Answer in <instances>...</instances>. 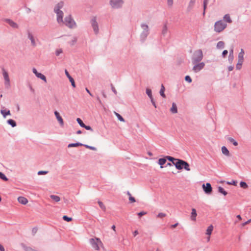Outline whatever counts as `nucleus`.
Masks as SVG:
<instances>
[{
    "mask_svg": "<svg viewBox=\"0 0 251 251\" xmlns=\"http://www.w3.org/2000/svg\"><path fill=\"white\" fill-rule=\"evenodd\" d=\"M174 166L176 169L179 170L184 169L187 171H190V165L189 163L187 162L180 159H177L176 162H175V164Z\"/></svg>",
    "mask_w": 251,
    "mask_h": 251,
    "instance_id": "nucleus-1",
    "label": "nucleus"
},
{
    "mask_svg": "<svg viewBox=\"0 0 251 251\" xmlns=\"http://www.w3.org/2000/svg\"><path fill=\"white\" fill-rule=\"evenodd\" d=\"M141 27L142 28L143 31L140 35V40L142 43H143L146 41L150 33L149 28V26L145 23L141 24Z\"/></svg>",
    "mask_w": 251,
    "mask_h": 251,
    "instance_id": "nucleus-2",
    "label": "nucleus"
},
{
    "mask_svg": "<svg viewBox=\"0 0 251 251\" xmlns=\"http://www.w3.org/2000/svg\"><path fill=\"white\" fill-rule=\"evenodd\" d=\"M203 58V53L201 50H198L194 52L192 61L193 64L200 62Z\"/></svg>",
    "mask_w": 251,
    "mask_h": 251,
    "instance_id": "nucleus-3",
    "label": "nucleus"
},
{
    "mask_svg": "<svg viewBox=\"0 0 251 251\" xmlns=\"http://www.w3.org/2000/svg\"><path fill=\"white\" fill-rule=\"evenodd\" d=\"M227 26V24L222 20H219L215 22L214 25V31L220 33L224 30Z\"/></svg>",
    "mask_w": 251,
    "mask_h": 251,
    "instance_id": "nucleus-4",
    "label": "nucleus"
},
{
    "mask_svg": "<svg viewBox=\"0 0 251 251\" xmlns=\"http://www.w3.org/2000/svg\"><path fill=\"white\" fill-rule=\"evenodd\" d=\"M89 242L92 248L97 251H99L100 250V246L102 245L101 241L98 238H91L89 240Z\"/></svg>",
    "mask_w": 251,
    "mask_h": 251,
    "instance_id": "nucleus-5",
    "label": "nucleus"
},
{
    "mask_svg": "<svg viewBox=\"0 0 251 251\" xmlns=\"http://www.w3.org/2000/svg\"><path fill=\"white\" fill-rule=\"evenodd\" d=\"M124 3L123 0H110L109 4L113 8L118 9L122 6Z\"/></svg>",
    "mask_w": 251,
    "mask_h": 251,
    "instance_id": "nucleus-6",
    "label": "nucleus"
},
{
    "mask_svg": "<svg viewBox=\"0 0 251 251\" xmlns=\"http://www.w3.org/2000/svg\"><path fill=\"white\" fill-rule=\"evenodd\" d=\"M64 23L66 26L70 28H74L75 26V23L70 16L66 17L64 19Z\"/></svg>",
    "mask_w": 251,
    "mask_h": 251,
    "instance_id": "nucleus-7",
    "label": "nucleus"
},
{
    "mask_svg": "<svg viewBox=\"0 0 251 251\" xmlns=\"http://www.w3.org/2000/svg\"><path fill=\"white\" fill-rule=\"evenodd\" d=\"M91 24L93 29L94 32L96 34L99 32V28L98 23L97 22L96 17H94L91 20Z\"/></svg>",
    "mask_w": 251,
    "mask_h": 251,
    "instance_id": "nucleus-8",
    "label": "nucleus"
},
{
    "mask_svg": "<svg viewBox=\"0 0 251 251\" xmlns=\"http://www.w3.org/2000/svg\"><path fill=\"white\" fill-rule=\"evenodd\" d=\"M2 75L4 79V84L6 87L10 86V79L9 77L8 74L4 68H2Z\"/></svg>",
    "mask_w": 251,
    "mask_h": 251,
    "instance_id": "nucleus-9",
    "label": "nucleus"
},
{
    "mask_svg": "<svg viewBox=\"0 0 251 251\" xmlns=\"http://www.w3.org/2000/svg\"><path fill=\"white\" fill-rule=\"evenodd\" d=\"M203 190L206 194H210L212 191V188L210 183H206L202 185Z\"/></svg>",
    "mask_w": 251,
    "mask_h": 251,
    "instance_id": "nucleus-10",
    "label": "nucleus"
},
{
    "mask_svg": "<svg viewBox=\"0 0 251 251\" xmlns=\"http://www.w3.org/2000/svg\"><path fill=\"white\" fill-rule=\"evenodd\" d=\"M194 66L193 68V70L195 73H198V72L200 71L201 70H202L205 64L204 62H200L198 63L197 64H194Z\"/></svg>",
    "mask_w": 251,
    "mask_h": 251,
    "instance_id": "nucleus-11",
    "label": "nucleus"
},
{
    "mask_svg": "<svg viewBox=\"0 0 251 251\" xmlns=\"http://www.w3.org/2000/svg\"><path fill=\"white\" fill-rule=\"evenodd\" d=\"M32 72L33 74H34V75H36V77L40 78L41 79L43 80L44 82H47V79H46V77L45 76V75L40 73L38 72V71H37L36 68H33L32 69Z\"/></svg>",
    "mask_w": 251,
    "mask_h": 251,
    "instance_id": "nucleus-12",
    "label": "nucleus"
},
{
    "mask_svg": "<svg viewBox=\"0 0 251 251\" xmlns=\"http://www.w3.org/2000/svg\"><path fill=\"white\" fill-rule=\"evenodd\" d=\"M4 21L13 28H18L19 27L18 24L10 19H4Z\"/></svg>",
    "mask_w": 251,
    "mask_h": 251,
    "instance_id": "nucleus-13",
    "label": "nucleus"
},
{
    "mask_svg": "<svg viewBox=\"0 0 251 251\" xmlns=\"http://www.w3.org/2000/svg\"><path fill=\"white\" fill-rule=\"evenodd\" d=\"M57 15V21L58 23H63V12L62 11H54Z\"/></svg>",
    "mask_w": 251,
    "mask_h": 251,
    "instance_id": "nucleus-14",
    "label": "nucleus"
},
{
    "mask_svg": "<svg viewBox=\"0 0 251 251\" xmlns=\"http://www.w3.org/2000/svg\"><path fill=\"white\" fill-rule=\"evenodd\" d=\"M54 113V115H55L57 121H58L59 123L60 124V126H63L64 125V121H63L62 118L60 115V114L59 113V112H58L57 111H55Z\"/></svg>",
    "mask_w": 251,
    "mask_h": 251,
    "instance_id": "nucleus-15",
    "label": "nucleus"
},
{
    "mask_svg": "<svg viewBox=\"0 0 251 251\" xmlns=\"http://www.w3.org/2000/svg\"><path fill=\"white\" fill-rule=\"evenodd\" d=\"M65 73L66 76L69 78L70 82L71 83L72 86L74 88L75 87V80H74V78L70 75L69 74V72H68V71L67 70H65Z\"/></svg>",
    "mask_w": 251,
    "mask_h": 251,
    "instance_id": "nucleus-16",
    "label": "nucleus"
},
{
    "mask_svg": "<svg viewBox=\"0 0 251 251\" xmlns=\"http://www.w3.org/2000/svg\"><path fill=\"white\" fill-rule=\"evenodd\" d=\"M28 38L30 40L32 46L35 47L36 44L33 35L29 31H27Z\"/></svg>",
    "mask_w": 251,
    "mask_h": 251,
    "instance_id": "nucleus-17",
    "label": "nucleus"
},
{
    "mask_svg": "<svg viewBox=\"0 0 251 251\" xmlns=\"http://www.w3.org/2000/svg\"><path fill=\"white\" fill-rule=\"evenodd\" d=\"M64 5V2L63 1H60L55 6L54 8V11H61L60 9L63 7Z\"/></svg>",
    "mask_w": 251,
    "mask_h": 251,
    "instance_id": "nucleus-18",
    "label": "nucleus"
},
{
    "mask_svg": "<svg viewBox=\"0 0 251 251\" xmlns=\"http://www.w3.org/2000/svg\"><path fill=\"white\" fill-rule=\"evenodd\" d=\"M18 202L22 204H26L28 202V200L26 198L24 197H19L18 198Z\"/></svg>",
    "mask_w": 251,
    "mask_h": 251,
    "instance_id": "nucleus-19",
    "label": "nucleus"
},
{
    "mask_svg": "<svg viewBox=\"0 0 251 251\" xmlns=\"http://www.w3.org/2000/svg\"><path fill=\"white\" fill-rule=\"evenodd\" d=\"M244 51L243 49L241 50V51L238 54V61L239 62H242L243 63L244 61Z\"/></svg>",
    "mask_w": 251,
    "mask_h": 251,
    "instance_id": "nucleus-20",
    "label": "nucleus"
},
{
    "mask_svg": "<svg viewBox=\"0 0 251 251\" xmlns=\"http://www.w3.org/2000/svg\"><path fill=\"white\" fill-rule=\"evenodd\" d=\"M166 161H167V159L166 158V156H165L163 158H160L158 159V163L160 166L161 168H163V165H164L166 163Z\"/></svg>",
    "mask_w": 251,
    "mask_h": 251,
    "instance_id": "nucleus-21",
    "label": "nucleus"
},
{
    "mask_svg": "<svg viewBox=\"0 0 251 251\" xmlns=\"http://www.w3.org/2000/svg\"><path fill=\"white\" fill-rule=\"evenodd\" d=\"M234 59V55H233V49L232 48L229 50V54L228 56V61L230 63H231Z\"/></svg>",
    "mask_w": 251,
    "mask_h": 251,
    "instance_id": "nucleus-22",
    "label": "nucleus"
},
{
    "mask_svg": "<svg viewBox=\"0 0 251 251\" xmlns=\"http://www.w3.org/2000/svg\"><path fill=\"white\" fill-rule=\"evenodd\" d=\"M0 113L4 118H6L7 116L11 115L10 111L6 109H1Z\"/></svg>",
    "mask_w": 251,
    "mask_h": 251,
    "instance_id": "nucleus-23",
    "label": "nucleus"
},
{
    "mask_svg": "<svg viewBox=\"0 0 251 251\" xmlns=\"http://www.w3.org/2000/svg\"><path fill=\"white\" fill-rule=\"evenodd\" d=\"M170 111L173 114H176L177 113V105L175 102H173L172 103V106L170 109Z\"/></svg>",
    "mask_w": 251,
    "mask_h": 251,
    "instance_id": "nucleus-24",
    "label": "nucleus"
},
{
    "mask_svg": "<svg viewBox=\"0 0 251 251\" xmlns=\"http://www.w3.org/2000/svg\"><path fill=\"white\" fill-rule=\"evenodd\" d=\"M222 153L226 156H229L230 153L228 149L225 146H223L221 148Z\"/></svg>",
    "mask_w": 251,
    "mask_h": 251,
    "instance_id": "nucleus-25",
    "label": "nucleus"
},
{
    "mask_svg": "<svg viewBox=\"0 0 251 251\" xmlns=\"http://www.w3.org/2000/svg\"><path fill=\"white\" fill-rule=\"evenodd\" d=\"M7 123L9 125H10L12 127H14L15 126H17V123L16 122V121L13 119H8L7 121Z\"/></svg>",
    "mask_w": 251,
    "mask_h": 251,
    "instance_id": "nucleus-26",
    "label": "nucleus"
},
{
    "mask_svg": "<svg viewBox=\"0 0 251 251\" xmlns=\"http://www.w3.org/2000/svg\"><path fill=\"white\" fill-rule=\"evenodd\" d=\"M197 216V213L196 210L195 208L192 209L191 212V219L193 221H195L196 219V217Z\"/></svg>",
    "mask_w": 251,
    "mask_h": 251,
    "instance_id": "nucleus-27",
    "label": "nucleus"
},
{
    "mask_svg": "<svg viewBox=\"0 0 251 251\" xmlns=\"http://www.w3.org/2000/svg\"><path fill=\"white\" fill-rule=\"evenodd\" d=\"M83 144L80 142H76L75 143H70L68 145V148L77 147L79 146H83Z\"/></svg>",
    "mask_w": 251,
    "mask_h": 251,
    "instance_id": "nucleus-28",
    "label": "nucleus"
},
{
    "mask_svg": "<svg viewBox=\"0 0 251 251\" xmlns=\"http://www.w3.org/2000/svg\"><path fill=\"white\" fill-rule=\"evenodd\" d=\"M166 158L167 160L170 161L171 163L173 164L174 165L175 164V162H176L177 158H176L171 156H166Z\"/></svg>",
    "mask_w": 251,
    "mask_h": 251,
    "instance_id": "nucleus-29",
    "label": "nucleus"
},
{
    "mask_svg": "<svg viewBox=\"0 0 251 251\" xmlns=\"http://www.w3.org/2000/svg\"><path fill=\"white\" fill-rule=\"evenodd\" d=\"M223 20L225 22H226L228 23H232V20L230 17V16L228 14H226L223 18Z\"/></svg>",
    "mask_w": 251,
    "mask_h": 251,
    "instance_id": "nucleus-30",
    "label": "nucleus"
},
{
    "mask_svg": "<svg viewBox=\"0 0 251 251\" xmlns=\"http://www.w3.org/2000/svg\"><path fill=\"white\" fill-rule=\"evenodd\" d=\"M165 90V87L164 86V85L163 84H162L161 89L159 91V93H160V96L164 98H166V95L164 93Z\"/></svg>",
    "mask_w": 251,
    "mask_h": 251,
    "instance_id": "nucleus-31",
    "label": "nucleus"
},
{
    "mask_svg": "<svg viewBox=\"0 0 251 251\" xmlns=\"http://www.w3.org/2000/svg\"><path fill=\"white\" fill-rule=\"evenodd\" d=\"M227 140L228 141H229L230 143H232L234 146H236L238 145V142L234 140L233 138L231 137H228L227 138Z\"/></svg>",
    "mask_w": 251,
    "mask_h": 251,
    "instance_id": "nucleus-32",
    "label": "nucleus"
},
{
    "mask_svg": "<svg viewBox=\"0 0 251 251\" xmlns=\"http://www.w3.org/2000/svg\"><path fill=\"white\" fill-rule=\"evenodd\" d=\"M213 229V226L212 225H210L209 226H208L207 229H206V234L208 235H210L212 233V232Z\"/></svg>",
    "mask_w": 251,
    "mask_h": 251,
    "instance_id": "nucleus-33",
    "label": "nucleus"
},
{
    "mask_svg": "<svg viewBox=\"0 0 251 251\" xmlns=\"http://www.w3.org/2000/svg\"><path fill=\"white\" fill-rule=\"evenodd\" d=\"M218 192L222 194L224 196H226L227 194V192L221 186L218 187Z\"/></svg>",
    "mask_w": 251,
    "mask_h": 251,
    "instance_id": "nucleus-34",
    "label": "nucleus"
},
{
    "mask_svg": "<svg viewBox=\"0 0 251 251\" xmlns=\"http://www.w3.org/2000/svg\"><path fill=\"white\" fill-rule=\"evenodd\" d=\"M167 32H168L167 26L166 24H165L163 27V29L162 30V32H161L162 35H163V36H165L166 35V34H167Z\"/></svg>",
    "mask_w": 251,
    "mask_h": 251,
    "instance_id": "nucleus-35",
    "label": "nucleus"
},
{
    "mask_svg": "<svg viewBox=\"0 0 251 251\" xmlns=\"http://www.w3.org/2000/svg\"><path fill=\"white\" fill-rule=\"evenodd\" d=\"M50 197L52 200H53L55 202H58L60 200V197L56 195H50Z\"/></svg>",
    "mask_w": 251,
    "mask_h": 251,
    "instance_id": "nucleus-36",
    "label": "nucleus"
},
{
    "mask_svg": "<svg viewBox=\"0 0 251 251\" xmlns=\"http://www.w3.org/2000/svg\"><path fill=\"white\" fill-rule=\"evenodd\" d=\"M146 93L150 99H151L153 98L152 95V91L151 89L148 88H147L146 90Z\"/></svg>",
    "mask_w": 251,
    "mask_h": 251,
    "instance_id": "nucleus-37",
    "label": "nucleus"
},
{
    "mask_svg": "<svg viewBox=\"0 0 251 251\" xmlns=\"http://www.w3.org/2000/svg\"><path fill=\"white\" fill-rule=\"evenodd\" d=\"M0 178L5 181L8 180V178L6 177V176L1 172H0Z\"/></svg>",
    "mask_w": 251,
    "mask_h": 251,
    "instance_id": "nucleus-38",
    "label": "nucleus"
},
{
    "mask_svg": "<svg viewBox=\"0 0 251 251\" xmlns=\"http://www.w3.org/2000/svg\"><path fill=\"white\" fill-rule=\"evenodd\" d=\"M225 43L223 41H219L217 44V48L223 49L224 48Z\"/></svg>",
    "mask_w": 251,
    "mask_h": 251,
    "instance_id": "nucleus-39",
    "label": "nucleus"
},
{
    "mask_svg": "<svg viewBox=\"0 0 251 251\" xmlns=\"http://www.w3.org/2000/svg\"><path fill=\"white\" fill-rule=\"evenodd\" d=\"M195 1H196V0H190V1L189 4V6L187 8L188 11H190L192 9Z\"/></svg>",
    "mask_w": 251,
    "mask_h": 251,
    "instance_id": "nucleus-40",
    "label": "nucleus"
},
{
    "mask_svg": "<svg viewBox=\"0 0 251 251\" xmlns=\"http://www.w3.org/2000/svg\"><path fill=\"white\" fill-rule=\"evenodd\" d=\"M209 0H203V15H205V10L207 7V5L208 3Z\"/></svg>",
    "mask_w": 251,
    "mask_h": 251,
    "instance_id": "nucleus-41",
    "label": "nucleus"
},
{
    "mask_svg": "<svg viewBox=\"0 0 251 251\" xmlns=\"http://www.w3.org/2000/svg\"><path fill=\"white\" fill-rule=\"evenodd\" d=\"M240 186L243 189H247L248 188V185L245 181H241L240 182Z\"/></svg>",
    "mask_w": 251,
    "mask_h": 251,
    "instance_id": "nucleus-42",
    "label": "nucleus"
},
{
    "mask_svg": "<svg viewBox=\"0 0 251 251\" xmlns=\"http://www.w3.org/2000/svg\"><path fill=\"white\" fill-rule=\"evenodd\" d=\"M76 121L81 127H83L85 126V124L80 118H77L76 119Z\"/></svg>",
    "mask_w": 251,
    "mask_h": 251,
    "instance_id": "nucleus-43",
    "label": "nucleus"
},
{
    "mask_svg": "<svg viewBox=\"0 0 251 251\" xmlns=\"http://www.w3.org/2000/svg\"><path fill=\"white\" fill-rule=\"evenodd\" d=\"M115 115L118 119L121 122H125L124 118L119 113L115 112Z\"/></svg>",
    "mask_w": 251,
    "mask_h": 251,
    "instance_id": "nucleus-44",
    "label": "nucleus"
},
{
    "mask_svg": "<svg viewBox=\"0 0 251 251\" xmlns=\"http://www.w3.org/2000/svg\"><path fill=\"white\" fill-rule=\"evenodd\" d=\"M62 219L65 221H66L68 222H70L72 220V218L69 217L67 216V215H64L62 217Z\"/></svg>",
    "mask_w": 251,
    "mask_h": 251,
    "instance_id": "nucleus-45",
    "label": "nucleus"
},
{
    "mask_svg": "<svg viewBox=\"0 0 251 251\" xmlns=\"http://www.w3.org/2000/svg\"><path fill=\"white\" fill-rule=\"evenodd\" d=\"M83 146L85 147L86 148L90 149L93 151H97V148L93 146H91L88 145L83 144Z\"/></svg>",
    "mask_w": 251,
    "mask_h": 251,
    "instance_id": "nucleus-46",
    "label": "nucleus"
},
{
    "mask_svg": "<svg viewBox=\"0 0 251 251\" xmlns=\"http://www.w3.org/2000/svg\"><path fill=\"white\" fill-rule=\"evenodd\" d=\"M98 204H99L100 207V208L102 210H103V211L105 210V209H106L105 206L104 205V204L102 203V202H101V201H98Z\"/></svg>",
    "mask_w": 251,
    "mask_h": 251,
    "instance_id": "nucleus-47",
    "label": "nucleus"
},
{
    "mask_svg": "<svg viewBox=\"0 0 251 251\" xmlns=\"http://www.w3.org/2000/svg\"><path fill=\"white\" fill-rule=\"evenodd\" d=\"M185 80L188 83H191L192 81L191 77L188 75H187L185 76Z\"/></svg>",
    "mask_w": 251,
    "mask_h": 251,
    "instance_id": "nucleus-48",
    "label": "nucleus"
},
{
    "mask_svg": "<svg viewBox=\"0 0 251 251\" xmlns=\"http://www.w3.org/2000/svg\"><path fill=\"white\" fill-rule=\"evenodd\" d=\"M227 184L229 185H233L234 186H236L237 184V181L236 180H232L231 181L227 182Z\"/></svg>",
    "mask_w": 251,
    "mask_h": 251,
    "instance_id": "nucleus-49",
    "label": "nucleus"
},
{
    "mask_svg": "<svg viewBox=\"0 0 251 251\" xmlns=\"http://www.w3.org/2000/svg\"><path fill=\"white\" fill-rule=\"evenodd\" d=\"M77 38L76 37H74L73 38V39L70 42V44L71 45V46H73L77 41Z\"/></svg>",
    "mask_w": 251,
    "mask_h": 251,
    "instance_id": "nucleus-50",
    "label": "nucleus"
},
{
    "mask_svg": "<svg viewBox=\"0 0 251 251\" xmlns=\"http://www.w3.org/2000/svg\"><path fill=\"white\" fill-rule=\"evenodd\" d=\"M146 214H147L146 212H145L144 211H142L140 212H138L137 213V215L138 216L139 218H140L142 216L146 215Z\"/></svg>",
    "mask_w": 251,
    "mask_h": 251,
    "instance_id": "nucleus-51",
    "label": "nucleus"
},
{
    "mask_svg": "<svg viewBox=\"0 0 251 251\" xmlns=\"http://www.w3.org/2000/svg\"><path fill=\"white\" fill-rule=\"evenodd\" d=\"M48 173V171H39L37 173V174L38 175H46Z\"/></svg>",
    "mask_w": 251,
    "mask_h": 251,
    "instance_id": "nucleus-52",
    "label": "nucleus"
},
{
    "mask_svg": "<svg viewBox=\"0 0 251 251\" xmlns=\"http://www.w3.org/2000/svg\"><path fill=\"white\" fill-rule=\"evenodd\" d=\"M242 64H243V63H242V62H238V63H237L236 66V69L237 70H240L241 68V66H242Z\"/></svg>",
    "mask_w": 251,
    "mask_h": 251,
    "instance_id": "nucleus-53",
    "label": "nucleus"
},
{
    "mask_svg": "<svg viewBox=\"0 0 251 251\" xmlns=\"http://www.w3.org/2000/svg\"><path fill=\"white\" fill-rule=\"evenodd\" d=\"M85 129H86L87 130H90L91 131H93V129L90 126H86L85 125V126L83 127Z\"/></svg>",
    "mask_w": 251,
    "mask_h": 251,
    "instance_id": "nucleus-54",
    "label": "nucleus"
},
{
    "mask_svg": "<svg viewBox=\"0 0 251 251\" xmlns=\"http://www.w3.org/2000/svg\"><path fill=\"white\" fill-rule=\"evenodd\" d=\"M166 215V214H165L164 213H159L157 215V217L161 218H163L164 217H165Z\"/></svg>",
    "mask_w": 251,
    "mask_h": 251,
    "instance_id": "nucleus-55",
    "label": "nucleus"
},
{
    "mask_svg": "<svg viewBox=\"0 0 251 251\" xmlns=\"http://www.w3.org/2000/svg\"><path fill=\"white\" fill-rule=\"evenodd\" d=\"M27 86H28V87L29 88V89H30V91H31L32 93H34V89L32 88V87L31 85L29 83H28L27 84Z\"/></svg>",
    "mask_w": 251,
    "mask_h": 251,
    "instance_id": "nucleus-56",
    "label": "nucleus"
},
{
    "mask_svg": "<svg viewBox=\"0 0 251 251\" xmlns=\"http://www.w3.org/2000/svg\"><path fill=\"white\" fill-rule=\"evenodd\" d=\"M62 52V50L61 49L57 50L55 51V54L56 56H59L60 53Z\"/></svg>",
    "mask_w": 251,
    "mask_h": 251,
    "instance_id": "nucleus-57",
    "label": "nucleus"
},
{
    "mask_svg": "<svg viewBox=\"0 0 251 251\" xmlns=\"http://www.w3.org/2000/svg\"><path fill=\"white\" fill-rule=\"evenodd\" d=\"M227 53H228V51L227 50H223L222 54L223 57H225L226 56V55L227 54Z\"/></svg>",
    "mask_w": 251,
    "mask_h": 251,
    "instance_id": "nucleus-58",
    "label": "nucleus"
},
{
    "mask_svg": "<svg viewBox=\"0 0 251 251\" xmlns=\"http://www.w3.org/2000/svg\"><path fill=\"white\" fill-rule=\"evenodd\" d=\"M129 201L131 202H134L136 201L135 199L132 196L129 197Z\"/></svg>",
    "mask_w": 251,
    "mask_h": 251,
    "instance_id": "nucleus-59",
    "label": "nucleus"
},
{
    "mask_svg": "<svg viewBox=\"0 0 251 251\" xmlns=\"http://www.w3.org/2000/svg\"><path fill=\"white\" fill-rule=\"evenodd\" d=\"M111 90L112 91V92L115 94V95H117V91L116 90L115 88H114V87L113 86V85H112V84H111Z\"/></svg>",
    "mask_w": 251,
    "mask_h": 251,
    "instance_id": "nucleus-60",
    "label": "nucleus"
},
{
    "mask_svg": "<svg viewBox=\"0 0 251 251\" xmlns=\"http://www.w3.org/2000/svg\"><path fill=\"white\" fill-rule=\"evenodd\" d=\"M150 100H151V101L152 104L154 106V107L155 108H156V107H157L156 106V103H155V102L153 98H151V99H150Z\"/></svg>",
    "mask_w": 251,
    "mask_h": 251,
    "instance_id": "nucleus-61",
    "label": "nucleus"
},
{
    "mask_svg": "<svg viewBox=\"0 0 251 251\" xmlns=\"http://www.w3.org/2000/svg\"><path fill=\"white\" fill-rule=\"evenodd\" d=\"M38 230V229L37 227H33L32 230V232L33 235H34L35 233H36L37 231Z\"/></svg>",
    "mask_w": 251,
    "mask_h": 251,
    "instance_id": "nucleus-62",
    "label": "nucleus"
},
{
    "mask_svg": "<svg viewBox=\"0 0 251 251\" xmlns=\"http://www.w3.org/2000/svg\"><path fill=\"white\" fill-rule=\"evenodd\" d=\"M167 3L169 6H171L173 4V0H167Z\"/></svg>",
    "mask_w": 251,
    "mask_h": 251,
    "instance_id": "nucleus-63",
    "label": "nucleus"
},
{
    "mask_svg": "<svg viewBox=\"0 0 251 251\" xmlns=\"http://www.w3.org/2000/svg\"><path fill=\"white\" fill-rule=\"evenodd\" d=\"M251 222V219H249V220H248L247 221H246V222H245L243 223L242 224V226H246V225H247L248 224L250 223Z\"/></svg>",
    "mask_w": 251,
    "mask_h": 251,
    "instance_id": "nucleus-64",
    "label": "nucleus"
}]
</instances>
